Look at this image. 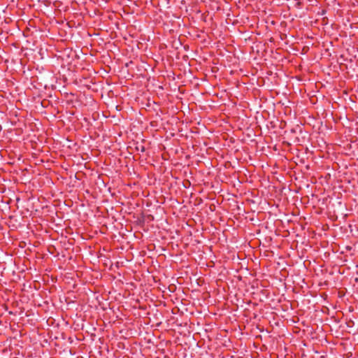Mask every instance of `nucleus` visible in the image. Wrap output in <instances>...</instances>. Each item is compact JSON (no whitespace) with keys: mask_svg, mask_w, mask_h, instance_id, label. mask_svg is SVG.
Masks as SVG:
<instances>
[{"mask_svg":"<svg viewBox=\"0 0 358 358\" xmlns=\"http://www.w3.org/2000/svg\"><path fill=\"white\" fill-rule=\"evenodd\" d=\"M136 150L138 151H141V152H145V148L143 145H141V146H137Z\"/></svg>","mask_w":358,"mask_h":358,"instance_id":"nucleus-1","label":"nucleus"}]
</instances>
